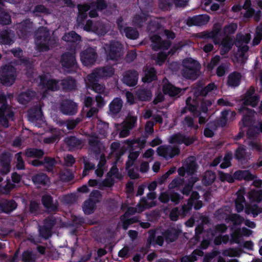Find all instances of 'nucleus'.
I'll use <instances>...</instances> for the list:
<instances>
[{
  "label": "nucleus",
  "mask_w": 262,
  "mask_h": 262,
  "mask_svg": "<svg viewBox=\"0 0 262 262\" xmlns=\"http://www.w3.org/2000/svg\"><path fill=\"white\" fill-rule=\"evenodd\" d=\"M237 29V24L236 23L228 24L225 26L222 29L221 24L216 23L214 25L211 31L202 32L199 36L204 38H212L215 44H219L220 41L217 39V36L220 32L224 37H232L231 35L235 33Z\"/></svg>",
  "instance_id": "obj_1"
},
{
  "label": "nucleus",
  "mask_w": 262,
  "mask_h": 262,
  "mask_svg": "<svg viewBox=\"0 0 262 262\" xmlns=\"http://www.w3.org/2000/svg\"><path fill=\"white\" fill-rule=\"evenodd\" d=\"M36 45L40 51H46L53 48L55 43V39L51 35L46 27L38 28L36 33Z\"/></svg>",
  "instance_id": "obj_2"
},
{
  "label": "nucleus",
  "mask_w": 262,
  "mask_h": 262,
  "mask_svg": "<svg viewBox=\"0 0 262 262\" xmlns=\"http://www.w3.org/2000/svg\"><path fill=\"white\" fill-rule=\"evenodd\" d=\"M251 39V35L247 33L245 35L237 34L234 43L238 48V50L235 54V57L238 62L244 63L247 59L246 53L249 50L247 43Z\"/></svg>",
  "instance_id": "obj_3"
},
{
  "label": "nucleus",
  "mask_w": 262,
  "mask_h": 262,
  "mask_svg": "<svg viewBox=\"0 0 262 262\" xmlns=\"http://www.w3.org/2000/svg\"><path fill=\"white\" fill-rule=\"evenodd\" d=\"M0 125L5 128L9 127V121L13 120L14 112L11 106L7 104L5 95L0 93Z\"/></svg>",
  "instance_id": "obj_4"
},
{
  "label": "nucleus",
  "mask_w": 262,
  "mask_h": 262,
  "mask_svg": "<svg viewBox=\"0 0 262 262\" xmlns=\"http://www.w3.org/2000/svg\"><path fill=\"white\" fill-rule=\"evenodd\" d=\"M106 60L116 61L123 54V46L118 41H111L104 46Z\"/></svg>",
  "instance_id": "obj_5"
},
{
  "label": "nucleus",
  "mask_w": 262,
  "mask_h": 262,
  "mask_svg": "<svg viewBox=\"0 0 262 262\" xmlns=\"http://www.w3.org/2000/svg\"><path fill=\"white\" fill-rule=\"evenodd\" d=\"M183 69L182 70L183 76L194 79L200 75L201 66L196 61L192 58H187L183 60Z\"/></svg>",
  "instance_id": "obj_6"
},
{
  "label": "nucleus",
  "mask_w": 262,
  "mask_h": 262,
  "mask_svg": "<svg viewBox=\"0 0 262 262\" xmlns=\"http://www.w3.org/2000/svg\"><path fill=\"white\" fill-rule=\"evenodd\" d=\"M16 76V69L11 65H6L0 69V79L3 84L12 85L14 82Z\"/></svg>",
  "instance_id": "obj_7"
},
{
  "label": "nucleus",
  "mask_w": 262,
  "mask_h": 262,
  "mask_svg": "<svg viewBox=\"0 0 262 262\" xmlns=\"http://www.w3.org/2000/svg\"><path fill=\"white\" fill-rule=\"evenodd\" d=\"M40 86L41 87L40 93H42V97H44L46 96V93L48 91H55L59 89V81L55 79L41 77Z\"/></svg>",
  "instance_id": "obj_8"
},
{
  "label": "nucleus",
  "mask_w": 262,
  "mask_h": 262,
  "mask_svg": "<svg viewBox=\"0 0 262 262\" xmlns=\"http://www.w3.org/2000/svg\"><path fill=\"white\" fill-rule=\"evenodd\" d=\"M157 152L159 156L168 160L179 155L180 150L177 146L161 145L158 147Z\"/></svg>",
  "instance_id": "obj_9"
},
{
  "label": "nucleus",
  "mask_w": 262,
  "mask_h": 262,
  "mask_svg": "<svg viewBox=\"0 0 262 262\" xmlns=\"http://www.w3.org/2000/svg\"><path fill=\"white\" fill-rule=\"evenodd\" d=\"M89 150L96 155H99L103 152L105 147L99 140L98 137L94 134L88 137Z\"/></svg>",
  "instance_id": "obj_10"
},
{
  "label": "nucleus",
  "mask_w": 262,
  "mask_h": 262,
  "mask_svg": "<svg viewBox=\"0 0 262 262\" xmlns=\"http://www.w3.org/2000/svg\"><path fill=\"white\" fill-rule=\"evenodd\" d=\"M242 101L243 104L245 106L250 105L254 107L259 101V97L255 93L254 88L251 86L244 94Z\"/></svg>",
  "instance_id": "obj_11"
},
{
  "label": "nucleus",
  "mask_w": 262,
  "mask_h": 262,
  "mask_svg": "<svg viewBox=\"0 0 262 262\" xmlns=\"http://www.w3.org/2000/svg\"><path fill=\"white\" fill-rule=\"evenodd\" d=\"M81 60L85 66L93 64L97 58V54L95 49L88 48L80 54Z\"/></svg>",
  "instance_id": "obj_12"
},
{
  "label": "nucleus",
  "mask_w": 262,
  "mask_h": 262,
  "mask_svg": "<svg viewBox=\"0 0 262 262\" xmlns=\"http://www.w3.org/2000/svg\"><path fill=\"white\" fill-rule=\"evenodd\" d=\"M98 79L94 76L89 74L86 77L87 86L97 93L104 94L106 90L105 87L103 84L97 82Z\"/></svg>",
  "instance_id": "obj_13"
},
{
  "label": "nucleus",
  "mask_w": 262,
  "mask_h": 262,
  "mask_svg": "<svg viewBox=\"0 0 262 262\" xmlns=\"http://www.w3.org/2000/svg\"><path fill=\"white\" fill-rule=\"evenodd\" d=\"M61 65L65 69H76L77 68V62L74 53L66 52L62 54L60 59Z\"/></svg>",
  "instance_id": "obj_14"
},
{
  "label": "nucleus",
  "mask_w": 262,
  "mask_h": 262,
  "mask_svg": "<svg viewBox=\"0 0 262 262\" xmlns=\"http://www.w3.org/2000/svg\"><path fill=\"white\" fill-rule=\"evenodd\" d=\"M60 110L63 114L73 115L77 111V105L72 100H64L61 103Z\"/></svg>",
  "instance_id": "obj_15"
},
{
  "label": "nucleus",
  "mask_w": 262,
  "mask_h": 262,
  "mask_svg": "<svg viewBox=\"0 0 262 262\" xmlns=\"http://www.w3.org/2000/svg\"><path fill=\"white\" fill-rule=\"evenodd\" d=\"M150 38L152 42L151 47L155 51L159 49L167 50L171 45L169 41L162 40L161 37L158 35H152Z\"/></svg>",
  "instance_id": "obj_16"
},
{
  "label": "nucleus",
  "mask_w": 262,
  "mask_h": 262,
  "mask_svg": "<svg viewBox=\"0 0 262 262\" xmlns=\"http://www.w3.org/2000/svg\"><path fill=\"white\" fill-rule=\"evenodd\" d=\"M181 232V231L178 227H169L163 232L162 235L166 242L169 243L176 241Z\"/></svg>",
  "instance_id": "obj_17"
},
{
  "label": "nucleus",
  "mask_w": 262,
  "mask_h": 262,
  "mask_svg": "<svg viewBox=\"0 0 262 262\" xmlns=\"http://www.w3.org/2000/svg\"><path fill=\"white\" fill-rule=\"evenodd\" d=\"M138 73L135 70H129L124 72L122 81L123 83L129 86L137 84L138 80Z\"/></svg>",
  "instance_id": "obj_18"
},
{
  "label": "nucleus",
  "mask_w": 262,
  "mask_h": 262,
  "mask_svg": "<svg viewBox=\"0 0 262 262\" xmlns=\"http://www.w3.org/2000/svg\"><path fill=\"white\" fill-rule=\"evenodd\" d=\"M114 73V69L112 67H104L96 69L90 74L100 79L112 76Z\"/></svg>",
  "instance_id": "obj_19"
},
{
  "label": "nucleus",
  "mask_w": 262,
  "mask_h": 262,
  "mask_svg": "<svg viewBox=\"0 0 262 262\" xmlns=\"http://www.w3.org/2000/svg\"><path fill=\"white\" fill-rule=\"evenodd\" d=\"M195 139L193 137L184 136L181 134L175 135L170 138L169 140L171 143L182 144L184 143L186 146L192 144Z\"/></svg>",
  "instance_id": "obj_20"
},
{
  "label": "nucleus",
  "mask_w": 262,
  "mask_h": 262,
  "mask_svg": "<svg viewBox=\"0 0 262 262\" xmlns=\"http://www.w3.org/2000/svg\"><path fill=\"white\" fill-rule=\"evenodd\" d=\"M41 201L44 207L49 211H56L58 210V204L57 201L54 202L52 197L49 194L43 195Z\"/></svg>",
  "instance_id": "obj_21"
},
{
  "label": "nucleus",
  "mask_w": 262,
  "mask_h": 262,
  "mask_svg": "<svg viewBox=\"0 0 262 262\" xmlns=\"http://www.w3.org/2000/svg\"><path fill=\"white\" fill-rule=\"evenodd\" d=\"M16 203L13 200L3 199L0 200V212L10 213L17 207Z\"/></svg>",
  "instance_id": "obj_22"
},
{
  "label": "nucleus",
  "mask_w": 262,
  "mask_h": 262,
  "mask_svg": "<svg viewBox=\"0 0 262 262\" xmlns=\"http://www.w3.org/2000/svg\"><path fill=\"white\" fill-rule=\"evenodd\" d=\"M209 20V17L208 15H198L192 17H189L187 20V24L189 26L193 25L202 26L207 24Z\"/></svg>",
  "instance_id": "obj_23"
},
{
  "label": "nucleus",
  "mask_w": 262,
  "mask_h": 262,
  "mask_svg": "<svg viewBox=\"0 0 262 262\" xmlns=\"http://www.w3.org/2000/svg\"><path fill=\"white\" fill-rule=\"evenodd\" d=\"M163 91L165 94H168L171 97H174L180 94L181 90L170 83L167 79L163 81Z\"/></svg>",
  "instance_id": "obj_24"
},
{
  "label": "nucleus",
  "mask_w": 262,
  "mask_h": 262,
  "mask_svg": "<svg viewBox=\"0 0 262 262\" xmlns=\"http://www.w3.org/2000/svg\"><path fill=\"white\" fill-rule=\"evenodd\" d=\"M183 168L188 173L190 174H193L198 168L195 158L193 156L188 157L183 164Z\"/></svg>",
  "instance_id": "obj_25"
},
{
  "label": "nucleus",
  "mask_w": 262,
  "mask_h": 262,
  "mask_svg": "<svg viewBox=\"0 0 262 262\" xmlns=\"http://www.w3.org/2000/svg\"><path fill=\"white\" fill-rule=\"evenodd\" d=\"M123 102L120 98H114L109 104V113L112 115L118 114L123 107Z\"/></svg>",
  "instance_id": "obj_26"
},
{
  "label": "nucleus",
  "mask_w": 262,
  "mask_h": 262,
  "mask_svg": "<svg viewBox=\"0 0 262 262\" xmlns=\"http://www.w3.org/2000/svg\"><path fill=\"white\" fill-rule=\"evenodd\" d=\"M233 44V39L232 37H224L221 42V54L224 55L228 53L231 49Z\"/></svg>",
  "instance_id": "obj_27"
},
{
  "label": "nucleus",
  "mask_w": 262,
  "mask_h": 262,
  "mask_svg": "<svg viewBox=\"0 0 262 262\" xmlns=\"http://www.w3.org/2000/svg\"><path fill=\"white\" fill-rule=\"evenodd\" d=\"M143 71L144 76L142 79L143 82L149 83L156 79V73L154 68L146 66Z\"/></svg>",
  "instance_id": "obj_28"
},
{
  "label": "nucleus",
  "mask_w": 262,
  "mask_h": 262,
  "mask_svg": "<svg viewBox=\"0 0 262 262\" xmlns=\"http://www.w3.org/2000/svg\"><path fill=\"white\" fill-rule=\"evenodd\" d=\"M36 96V93L35 91L31 90H28L25 92L21 93L18 97V101L19 103L25 104L33 98Z\"/></svg>",
  "instance_id": "obj_29"
},
{
  "label": "nucleus",
  "mask_w": 262,
  "mask_h": 262,
  "mask_svg": "<svg viewBox=\"0 0 262 262\" xmlns=\"http://www.w3.org/2000/svg\"><path fill=\"white\" fill-rule=\"evenodd\" d=\"M14 36L11 30H3L0 32V43L5 45H10L13 42Z\"/></svg>",
  "instance_id": "obj_30"
},
{
  "label": "nucleus",
  "mask_w": 262,
  "mask_h": 262,
  "mask_svg": "<svg viewBox=\"0 0 262 262\" xmlns=\"http://www.w3.org/2000/svg\"><path fill=\"white\" fill-rule=\"evenodd\" d=\"M216 89V86L214 83H210L204 88L201 87L195 88L194 90V95L196 97L199 96H205L210 92Z\"/></svg>",
  "instance_id": "obj_31"
},
{
  "label": "nucleus",
  "mask_w": 262,
  "mask_h": 262,
  "mask_svg": "<svg viewBox=\"0 0 262 262\" xmlns=\"http://www.w3.org/2000/svg\"><path fill=\"white\" fill-rule=\"evenodd\" d=\"M233 177L238 180L244 179L246 181H251L255 178L249 170H237L234 172Z\"/></svg>",
  "instance_id": "obj_32"
},
{
  "label": "nucleus",
  "mask_w": 262,
  "mask_h": 262,
  "mask_svg": "<svg viewBox=\"0 0 262 262\" xmlns=\"http://www.w3.org/2000/svg\"><path fill=\"white\" fill-rule=\"evenodd\" d=\"M136 95L138 99L142 101H148L152 97L151 92L147 89H140L136 91Z\"/></svg>",
  "instance_id": "obj_33"
},
{
  "label": "nucleus",
  "mask_w": 262,
  "mask_h": 262,
  "mask_svg": "<svg viewBox=\"0 0 262 262\" xmlns=\"http://www.w3.org/2000/svg\"><path fill=\"white\" fill-rule=\"evenodd\" d=\"M237 198L235 201V207L237 212H241L243 211L245 200L244 198V193L243 190H239L237 192Z\"/></svg>",
  "instance_id": "obj_34"
},
{
  "label": "nucleus",
  "mask_w": 262,
  "mask_h": 262,
  "mask_svg": "<svg viewBox=\"0 0 262 262\" xmlns=\"http://www.w3.org/2000/svg\"><path fill=\"white\" fill-rule=\"evenodd\" d=\"M42 149L35 148H28L25 150V155L28 158H40L44 155Z\"/></svg>",
  "instance_id": "obj_35"
},
{
  "label": "nucleus",
  "mask_w": 262,
  "mask_h": 262,
  "mask_svg": "<svg viewBox=\"0 0 262 262\" xmlns=\"http://www.w3.org/2000/svg\"><path fill=\"white\" fill-rule=\"evenodd\" d=\"M235 158L240 161H244L249 159L250 154L246 152V148L244 145H239L235 150Z\"/></svg>",
  "instance_id": "obj_36"
},
{
  "label": "nucleus",
  "mask_w": 262,
  "mask_h": 262,
  "mask_svg": "<svg viewBox=\"0 0 262 262\" xmlns=\"http://www.w3.org/2000/svg\"><path fill=\"white\" fill-rule=\"evenodd\" d=\"M115 127L120 138H125L129 135L131 129L129 128L124 123L116 124Z\"/></svg>",
  "instance_id": "obj_37"
},
{
  "label": "nucleus",
  "mask_w": 262,
  "mask_h": 262,
  "mask_svg": "<svg viewBox=\"0 0 262 262\" xmlns=\"http://www.w3.org/2000/svg\"><path fill=\"white\" fill-rule=\"evenodd\" d=\"M182 124L185 130L189 129L190 128H193L194 130H197L199 128L198 125L194 124L193 119L189 116L185 117L182 122Z\"/></svg>",
  "instance_id": "obj_38"
},
{
  "label": "nucleus",
  "mask_w": 262,
  "mask_h": 262,
  "mask_svg": "<svg viewBox=\"0 0 262 262\" xmlns=\"http://www.w3.org/2000/svg\"><path fill=\"white\" fill-rule=\"evenodd\" d=\"M245 211L246 214H249L251 213L253 217H255L258 214L262 213V207L256 204L247 205H246Z\"/></svg>",
  "instance_id": "obj_39"
},
{
  "label": "nucleus",
  "mask_w": 262,
  "mask_h": 262,
  "mask_svg": "<svg viewBox=\"0 0 262 262\" xmlns=\"http://www.w3.org/2000/svg\"><path fill=\"white\" fill-rule=\"evenodd\" d=\"M77 7L79 11V15L77 16V21L78 23H80L86 17L87 15L85 14V12L90 9V6L87 4H84L78 5Z\"/></svg>",
  "instance_id": "obj_40"
},
{
  "label": "nucleus",
  "mask_w": 262,
  "mask_h": 262,
  "mask_svg": "<svg viewBox=\"0 0 262 262\" xmlns=\"http://www.w3.org/2000/svg\"><path fill=\"white\" fill-rule=\"evenodd\" d=\"M4 4L0 0V24L2 25H8L11 23L10 16L5 11L3 7Z\"/></svg>",
  "instance_id": "obj_41"
},
{
  "label": "nucleus",
  "mask_w": 262,
  "mask_h": 262,
  "mask_svg": "<svg viewBox=\"0 0 262 262\" xmlns=\"http://www.w3.org/2000/svg\"><path fill=\"white\" fill-rule=\"evenodd\" d=\"M241 75L239 73L233 72L230 74L228 76V84L231 86L238 85L241 81Z\"/></svg>",
  "instance_id": "obj_42"
},
{
  "label": "nucleus",
  "mask_w": 262,
  "mask_h": 262,
  "mask_svg": "<svg viewBox=\"0 0 262 262\" xmlns=\"http://www.w3.org/2000/svg\"><path fill=\"white\" fill-rule=\"evenodd\" d=\"M82 208L85 214H90L95 210L96 204L92 200H88L83 203Z\"/></svg>",
  "instance_id": "obj_43"
},
{
  "label": "nucleus",
  "mask_w": 262,
  "mask_h": 262,
  "mask_svg": "<svg viewBox=\"0 0 262 262\" xmlns=\"http://www.w3.org/2000/svg\"><path fill=\"white\" fill-rule=\"evenodd\" d=\"M248 196L251 201L259 203L262 201V190H251L248 192Z\"/></svg>",
  "instance_id": "obj_44"
},
{
  "label": "nucleus",
  "mask_w": 262,
  "mask_h": 262,
  "mask_svg": "<svg viewBox=\"0 0 262 262\" xmlns=\"http://www.w3.org/2000/svg\"><path fill=\"white\" fill-rule=\"evenodd\" d=\"M215 179V173L212 171L208 170L204 173L203 182L205 185H209L213 183Z\"/></svg>",
  "instance_id": "obj_45"
},
{
  "label": "nucleus",
  "mask_w": 262,
  "mask_h": 262,
  "mask_svg": "<svg viewBox=\"0 0 262 262\" xmlns=\"http://www.w3.org/2000/svg\"><path fill=\"white\" fill-rule=\"evenodd\" d=\"M66 144L70 147L81 148L83 146L81 140L74 137L67 138L65 140Z\"/></svg>",
  "instance_id": "obj_46"
},
{
  "label": "nucleus",
  "mask_w": 262,
  "mask_h": 262,
  "mask_svg": "<svg viewBox=\"0 0 262 262\" xmlns=\"http://www.w3.org/2000/svg\"><path fill=\"white\" fill-rule=\"evenodd\" d=\"M32 181L36 184H41L45 185L49 182V178L48 176L44 173H40L34 176L32 178Z\"/></svg>",
  "instance_id": "obj_47"
},
{
  "label": "nucleus",
  "mask_w": 262,
  "mask_h": 262,
  "mask_svg": "<svg viewBox=\"0 0 262 262\" xmlns=\"http://www.w3.org/2000/svg\"><path fill=\"white\" fill-rule=\"evenodd\" d=\"M59 177L61 181L68 182L72 180L74 176L70 169H64L59 171Z\"/></svg>",
  "instance_id": "obj_48"
},
{
  "label": "nucleus",
  "mask_w": 262,
  "mask_h": 262,
  "mask_svg": "<svg viewBox=\"0 0 262 262\" xmlns=\"http://www.w3.org/2000/svg\"><path fill=\"white\" fill-rule=\"evenodd\" d=\"M63 88L67 90H74L76 87L75 80L71 77H68L62 81Z\"/></svg>",
  "instance_id": "obj_49"
},
{
  "label": "nucleus",
  "mask_w": 262,
  "mask_h": 262,
  "mask_svg": "<svg viewBox=\"0 0 262 262\" xmlns=\"http://www.w3.org/2000/svg\"><path fill=\"white\" fill-rule=\"evenodd\" d=\"M62 39L67 42H77L81 40V37L75 32L71 31L65 34Z\"/></svg>",
  "instance_id": "obj_50"
},
{
  "label": "nucleus",
  "mask_w": 262,
  "mask_h": 262,
  "mask_svg": "<svg viewBox=\"0 0 262 262\" xmlns=\"http://www.w3.org/2000/svg\"><path fill=\"white\" fill-rule=\"evenodd\" d=\"M15 185L11 183L9 180L5 182V184L0 185V194H8L14 188Z\"/></svg>",
  "instance_id": "obj_51"
},
{
  "label": "nucleus",
  "mask_w": 262,
  "mask_h": 262,
  "mask_svg": "<svg viewBox=\"0 0 262 262\" xmlns=\"http://www.w3.org/2000/svg\"><path fill=\"white\" fill-rule=\"evenodd\" d=\"M123 33H124L128 38L132 39H135L139 36V33L137 30L130 27H125L123 30Z\"/></svg>",
  "instance_id": "obj_52"
},
{
  "label": "nucleus",
  "mask_w": 262,
  "mask_h": 262,
  "mask_svg": "<svg viewBox=\"0 0 262 262\" xmlns=\"http://www.w3.org/2000/svg\"><path fill=\"white\" fill-rule=\"evenodd\" d=\"M137 121V117L131 115H128L125 120L122 122L124 123L129 128L132 129L135 127Z\"/></svg>",
  "instance_id": "obj_53"
},
{
  "label": "nucleus",
  "mask_w": 262,
  "mask_h": 262,
  "mask_svg": "<svg viewBox=\"0 0 262 262\" xmlns=\"http://www.w3.org/2000/svg\"><path fill=\"white\" fill-rule=\"evenodd\" d=\"M140 155L139 151L130 152L128 156V159L126 163V168L128 169L132 167L135 161L137 159Z\"/></svg>",
  "instance_id": "obj_54"
},
{
  "label": "nucleus",
  "mask_w": 262,
  "mask_h": 262,
  "mask_svg": "<svg viewBox=\"0 0 262 262\" xmlns=\"http://www.w3.org/2000/svg\"><path fill=\"white\" fill-rule=\"evenodd\" d=\"M138 204L140 209H142L143 211L145 209H149L152 207L155 206L156 205V203L154 201L148 202L147 200L143 198L140 200V202Z\"/></svg>",
  "instance_id": "obj_55"
},
{
  "label": "nucleus",
  "mask_w": 262,
  "mask_h": 262,
  "mask_svg": "<svg viewBox=\"0 0 262 262\" xmlns=\"http://www.w3.org/2000/svg\"><path fill=\"white\" fill-rule=\"evenodd\" d=\"M108 129V124L105 122H100L97 125V130L102 138L106 137Z\"/></svg>",
  "instance_id": "obj_56"
},
{
  "label": "nucleus",
  "mask_w": 262,
  "mask_h": 262,
  "mask_svg": "<svg viewBox=\"0 0 262 262\" xmlns=\"http://www.w3.org/2000/svg\"><path fill=\"white\" fill-rule=\"evenodd\" d=\"M127 144L132 148L134 147H138L141 149L144 148L145 144V141L144 140H140L139 139H135L133 140L127 141Z\"/></svg>",
  "instance_id": "obj_57"
},
{
  "label": "nucleus",
  "mask_w": 262,
  "mask_h": 262,
  "mask_svg": "<svg viewBox=\"0 0 262 262\" xmlns=\"http://www.w3.org/2000/svg\"><path fill=\"white\" fill-rule=\"evenodd\" d=\"M142 212V209H140L138 204L137 205L136 207H129L125 213L121 216L120 219H123L125 217H129L136 213H140Z\"/></svg>",
  "instance_id": "obj_58"
},
{
  "label": "nucleus",
  "mask_w": 262,
  "mask_h": 262,
  "mask_svg": "<svg viewBox=\"0 0 262 262\" xmlns=\"http://www.w3.org/2000/svg\"><path fill=\"white\" fill-rule=\"evenodd\" d=\"M173 0H159V7L163 11H168L172 6Z\"/></svg>",
  "instance_id": "obj_59"
},
{
  "label": "nucleus",
  "mask_w": 262,
  "mask_h": 262,
  "mask_svg": "<svg viewBox=\"0 0 262 262\" xmlns=\"http://www.w3.org/2000/svg\"><path fill=\"white\" fill-rule=\"evenodd\" d=\"M231 239L230 243L231 244L235 243L239 244L242 239V234L241 233V230L240 229L235 230L232 234L231 235Z\"/></svg>",
  "instance_id": "obj_60"
},
{
  "label": "nucleus",
  "mask_w": 262,
  "mask_h": 262,
  "mask_svg": "<svg viewBox=\"0 0 262 262\" xmlns=\"http://www.w3.org/2000/svg\"><path fill=\"white\" fill-rule=\"evenodd\" d=\"M223 255L225 256L236 257L241 254L240 250L236 248H228L223 251Z\"/></svg>",
  "instance_id": "obj_61"
},
{
  "label": "nucleus",
  "mask_w": 262,
  "mask_h": 262,
  "mask_svg": "<svg viewBox=\"0 0 262 262\" xmlns=\"http://www.w3.org/2000/svg\"><path fill=\"white\" fill-rule=\"evenodd\" d=\"M105 26L101 22L97 21L95 29H93V32L100 35H103L106 33Z\"/></svg>",
  "instance_id": "obj_62"
},
{
  "label": "nucleus",
  "mask_w": 262,
  "mask_h": 262,
  "mask_svg": "<svg viewBox=\"0 0 262 262\" xmlns=\"http://www.w3.org/2000/svg\"><path fill=\"white\" fill-rule=\"evenodd\" d=\"M19 28L22 33L30 32L32 29V23L29 21H24L19 25Z\"/></svg>",
  "instance_id": "obj_63"
},
{
  "label": "nucleus",
  "mask_w": 262,
  "mask_h": 262,
  "mask_svg": "<svg viewBox=\"0 0 262 262\" xmlns=\"http://www.w3.org/2000/svg\"><path fill=\"white\" fill-rule=\"evenodd\" d=\"M43 164L48 171H51L55 164V160L54 158L46 157L43 160Z\"/></svg>",
  "instance_id": "obj_64"
}]
</instances>
